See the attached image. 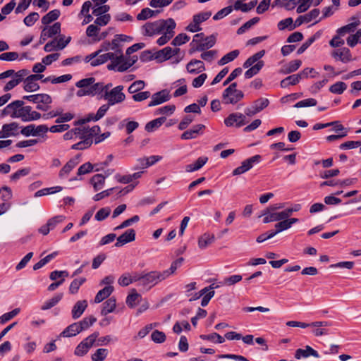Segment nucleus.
I'll return each mask as SVG.
<instances>
[{"label": "nucleus", "mask_w": 361, "mask_h": 361, "mask_svg": "<svg viewBox=\"0 0 361 361\" xmlns=\"http://www.w3.org/2000/svg\"><path fill=\"white\" fill-rule=\"evenodd\" d=\"M2 127L6 137L18 135L20 128L19 124L16 122L4 124Z\"/></svg>", "instance_id": "23"}, {"label": "nucleus", "mask_w": 361, "mask_h": 361, "mask_svg": "<svg viewBox=\"0 0 361 361\" xmlns=\"http://www.w3.org/2000/svg\"><path fill=\"white\" fill-rule=\"evenodd\" d=\"M313 356L314 357H319V353L314 349H313L310 345H306L305 349L298 348L295 350V357L298 360L301 359L302 357L306 358L309 356Z\"/></svg>", "instance_id": "19"}, {"label": "nucleus", "mask_w": 361, "mask_h": 361, "mask_svg": "<svg viewBox=\"0 0 361 361\" xmlns=\"http://www.w3.org/2000/svg\"><path fill=\"white\" fill-rule=\"evenodd\" d=\"M61 12L58 9H54L49 11L42 18V23L44 25H48L53 21L57 20L60 16Z\"/></svg>", "instance_id": "31"}, {"label": "nucleus", "mask_w": 361, "mask_h": 361, "mask_svg": "<svg viewBox=\"0 0 361 361\" xmlns=\"http://www.w3.org/2000/svg\"><path fill=\"white\" fill-rule=\"evenodd\" d=\"M166 334L159 330H154L151 334V339L156 343H162L166 341Z\"/></svg>", "instance_id": "50"}, {"label": "nucleus", "mask_w": 361, "mask_h": 361, "mask_svg": "<svg viewBox=\"0 0 361 361\" xmlns=\"http://www.w3.org/2000/svg\"><path fill=\"white\" fill-rule=\"evenodd\" d=\"M62 190H63V188L61 186H54V187H51V188H43L42 190L37 191L35 193L34 197H39L49 195V194H54V193L61 191Z\"/></svg>", "instance_id": "35"}, {"label": "nucleus", "mask_w": 361, "mask_h": 361, "mask_svg": "<svg viewBox=\"0 0 361 361\" xmlns=\"http://www.w3.org/2000/svg\"><path fill=\"white\" fill-rule=\"evenodd\" d=\"M240 54V51L238 49L230 51L229 53L224 55L219 61L218 65L224 66L231 61H233Z\"/></svg>", "instance_id": "34"}, {"label": "nucleus", "mask_w": 361, "mask_h": 361, "mask_svg": "<svg viewBox=\"0 0 361 361\" xmlns=\"http://www.w3.org/2000/svg\"><path fill=\"white\" fill-rule=\"evenodd\" d=\"M86 281L85 278L75 279L70 285L69 292L71 294H75L78 293L80 286H82Z\"/></svg>", "instance_id": "48"}, {"label": "nucleus", "mask_w": 361, "mask_h": 361, "mask_svg": "<svg viewBox=\"0 0 361 361\" xmlns=\"http://www.w3.org/2000/svg\"><path fill=\"white\" fill-rule=\"evenodd\" d=\"M247 123L245 115L241 113H232L224 119V123L227 127H231L235 125L237 128H240Z\"/></svg>", "instance_id": "8"}, {"label": "nucleus", "mask_w": 361, "mask_h": 361, "mask_svg": "<svg viewBox=\"0 0 361 361\" xmlns=\"http://www.w3.org/2000/svg\"><path fill=\"white\" fill-rule=\"evenodd\" d=\"M151 98L152 99L148 104L149 107L157 106L169 101L171 99V95L169 94V90L165 89L153 94Z\"/></svg>", "instance_id": "12"}, {"label": "nucleus", "mask_w": 361, "mask_h": 361, "mask_svg": "<svg viewBox=\"0 0 361 361\" xmlns=\"http://www.w3.org/2000/svg\"><path fill=\"white\" fill-rule=\"evenodd\" d=\"M42 30H44L47 36L51 38L61 32V23L59 22L55 23L52 26H46Z\"/></svg>", "instance_id": "44"}, {"label": "nucleus", "mask_w": 361, "mask_h": 361, "mask_svg": "<svg viewBox=\"0 0 361 361\" xmlns=\"http://www.w3.org/2000/svg\"><path fill=\"white\" fill-rule=\"evenodd\" d=\"M96 321L97 318L94 316L85 317L82 320L78 322L80 326V330H81V331L87 330L91 326H92L96 322Z\"/></svg>", "instance_id": "39"}, {"label": "nucleus", "mask_w": 361, "mask_h": 361, "mask_svg": "<svg viewBox=\"0 0 361 361\" xmlns=\"http://www.w3.org/2000/svg\"><path fill=\"white\" fill-rule=\"evenodd\" d=\"M87 307V302L85 300L78 301L73 307L71 314L73 319L81 317Z\"/></svg>", "instance_id": "21"}, {"label": "nucleus", "mask_w": 361, "mask_h": 361, "mask_svg": "<svg viewBox=\"0 0 361 361\" xmlns=\"http://www.w3.org/2000/svg\"><path fill=\"white\" fill-rule=\"evenodd\" d=\"M20 312L19 308H16L9 312H6L0 317V324H4L13 319Z\"/></svg>", "instance_id": "53"}, {"label": "nucleus", "mask_w": 361, "mask_h": 361, "mask_svg": "<svg viewBox=\"0 0 361 361\" xmlns=\"http://www.w3.org/2000/svg\"><path fill=\"white\" fill-rule=\"evenodd\" d=\"M82 140L72 145L71 148L76 150H82L87 149L92 144V139L91 137H83Z\"/></svg>", "instance_id": "40"}, {"label": "nucleus", "mask_w": 361, "mask_h": 361, "mask_svg": "<svg viewBox=\"0 0 361 361\" xmlns=\"http://www.w3.org/2000/svg\"><path fill=\"white\" fill-rule=\"evenodd\" d=\"M214 240V235L209 233H204L198 239V246L201 249L206 248Z\"/></svg>", "instance_id": "37"}, {"label": "nucleus", "mask_w": 361, "mask_h": 361, "mask_svg": "<svg viewBox=\"0 0 361 361\" xmlns=\"http://www.w3.org/2000/svg\"><path fill=\"white\" fill-rule=\"evenodd\" d=\"M95 82V78L93 77L84 78L76 82L75 85L78 88H89Z\"/></svg>", "instance_id": "61"}, {"label": "nucleus", "mask_w": 361, "mask_h": 361, "mask_svg": "<svg viewBox=\"0 0 361 361\" xmlns=\"http://www.w3.org/2000/svg\"><path fill=\"white\" fill-rule=\"evenodd\" d=\"M331 56L336 59H338L343 63H348L352 61V55L350 51L347 47H343L336 50H334L331 53Z\"/></svg>", "instance_id": "14"}, {"label": "nucleus", "mask_w": 361, "mask_h": 361, "mask_svg": "<svg viewBox=\"0 0 361 361\" xmlns=\"http://www.w3.org/2000/svg\"><path fill=\"white\" fill-rule=\"evenodd\" d=\"M106 176L102 174H95L90 179V183L92 185L94 191H99L103 188L105 183Z\"/></svg>", "instance_id": "26"}, {"label": "nucleus", "mask_w": 361, "mask_h": 361, "mask_svg": "<svg viewBox=\"0 0 361 361\" xmlns=\"http://www.w3.org/2000/svg\"><path fill=\"white\" fill-rule=\"evenodd\" d=\"M269 101L267 98L261 97L253 102V106L258 112H260L268 106Z\"/></svg>", "instance_id": "51"}, {"label": "nucleus", "mask_w": 361, "mask_h": 361, "mask_svg": "<svg viewBox=\"0 0 361 361\" xmlns=\"http://www.w3.org/2000/svg\"><path fill=\"white\" fill-rule=\"evenodd\" d=\"M164 273L152 271L143 275L142 286L149 290L159 282L165 280Z\"/></svg>", "instance_id": "6"}, {"label": "nucleus", "mask_w": 361, "mask_h": 361, "mask_svg": "<svg viewBox=\"0 0 361 361\" xmlns=\"http://www.w3.org/2000/svg\"><path fill=\"white\" fill-rule=\"evenodd\" d=\"M24 105L22 100H16L8 104L2 111V116H11L12 118H18V109Z\"/></svg>", "instance_id": "11"}, {"label": "nucleus", "mask_w": 361, "mask_h": 361, "mask_svg": "<svg viewBox=\"0 0 361 361\" xmlns=\"http://www.w3.org/2000/svg\"><path fill=\"white\" fill-rule=\"evenodd\" d=\"M302 61L299 59L290 61L285 65L281 70V73L283 74H289L296 71L301 66Z\"/></svg>", "instance_id": "27"}, {"label": "nucleus", "mask_w": 361, "mask_h": 361, "mask_svg": "<svg viewBox=\"0 0 361 361\" xmlns=\"http://www.w3.org/2000/svg\"><path fill=\"white\" fill-rule=\"evenodd\" d=\"M135 239V231L133 228L128 229L122 235L117 238L116 247H121L126 243L134 241Z\"/></svg>", "instance_id": "13"}, {"label": "nucleus", "mask_w": 361, "mask_h": 361, "mask_svg": "<svg viewBox=\"0 0 361 361\" xmlns=\"http://www.w3.org/2000/svg\"><path fill=\"white\" fill-rule=\"evenodd\" d=\"M346 88L347 85L344 82L339 81L331 85L329 91L334 94H341L346 90Z\"/></svg>", "instance_id": "46"}, {"label": "nucleus", "mask_w": 361, "mask_h": 361, "mask_svg": "<svg viewBox=\"0 0 361 361\" xmlns=\"http://www.w3.org/2000/svg\"><path fill=\"white\" fill-rule=\"evenodd\" d=\"M23 99L32 102L35 104L39 103H51V97L47 94H37L32 95H25Z\"/></svg>", "instance_id": "17"}, {"label": "nucleus", "mask_w": 361, "mask_h": 361, "mask_svg": "<svg viewBox=\"0 0 361 361\" xmlns=\"http://www.w3.org/2000/svg\"><path fill=\"white\" fill-rule=\"evenodd\" d=\"M18 118L24 122H29L38 120L41 118V114L32 111L30 106H22V108L18 109Z\"/></svg>", "instance_id": "7"}, {"label": "nucleus", "mask_w": 361, "mask_h": 361, "mask_svg": "<svg viewBox=\"0 0 361 361\" xmlns=\"http://www.w3.org/2000/svg\"><path fill=\"white\" fill-rule=\"evenodd\" d=\"M186 69L188 72L191 74H198L205 71V66L202 61L197 59H192L186 65Z\"/></svg>", "instance_id": "15"}, {"label": "nucleus", "mask_w": 361, "mask_h": 361, "mask_svg": "<svg viewBox=\"0 0 361 361\" xmlns=\"http://www.w3.org/2000/svg\"><path fill=\"white\" fill-rule=\"evenodd\" d=\"M124 86L118 85L111 88L109 92L100 95V98L107 101L111 106L122 103L126 99V94L123 93Z\"/></svg>", "instance_id": "5"}, {"label": "nucleus", "mask_w": 361, "mask_h": 361, "mask_svg": "<svg viewBox=\"0 0 361 361\" xmlns=\"http://www.w3.org/2000/svg\"><path fill=\"white\" fill-rule=\"evenodd\" d=\"M184 259L183 257H180L177 259L176 260L173 261L171 267L169 269L164 270L161 271L162 273H164V277L165 279H167L170 275L173 274L176 270L178 269V267H180L183 262Z\"/></svg>", "instance_id": "41"}, {"label": "nucleus", "mask_w": 361, "mask_h": 361, "mask_svg": "<svg viewBox=\"0 0 361 361\" xmlns=\"http://www.w3.org/2000/svg\"><path fill=\"white\" fill-rule=\"evenodd\" d=\"M317 100L313 98H309L304 100H301L297 102L294 107L295 108H302V107H309V106H314L317 105Z\"/></svg>", "instance_id": "60"}, {"label": "nucleus", "mask_w": 361, "mask_h": 361, "mask_svg": "<svg viewBox=\"0 0 361 361\" xmlns=\"http://www.w3.org/2000/svg\"><path fill=\"white\" fill-rule=\"evenodd\" d=\"M39 89V85L37 81L30 79V75H28L24 80V90L26 92H35Z\"/></svg>", "instance_id": "38"}, {"label": "nucleus", "mask_w": 361, "mask_h": 361, "mask_svg": "<svg viewBox=\"0 0 361 361\" xmlns=\"http://www.w3.org/2000/svg\"><path fill=\"white\" fill-rule=\"evenodd\" d=\"M116 56H117V54H116V52L115 53L109 52V53H106V54H104L102 55L99 54L96 58H94V60H92L91 61V66H97L104 63L105 62H106L109 60H111V63H113V61H116Z\"/></svg>", "instance_id": "20"}, {"label": "nucleus", "mask_w": 361, "mask_h": 361, "mask_svg": "<svg viewBox=\"0 0 361 361\" xmlns=\"http://www.w3.org/2000/svg\"><path fill=\"white\" fill-rule=\"evenodd\" d=\"M63 298V293H57L51 299L47 300L41 307L42 310H47L56 305Z\"/></svg>", "instance_id": "32"}, {"label": "nucleus", "mask_w": 361, "mask_h": 361, "mask_svg": "<svg viewBox=\"0 0 361 361\" xmlns=\"http://www.w3.org/2000/svg\"><path fill=\"white\" fill-rule=\"evenodd\" d=\"M141 299V295L137 293L135 289H133V292L127 296L126 304L130 308L135 306L136 303Z\"/></svg>", "instance_id": "42"}, {"label": "nucleus", "mask_w": 361, "mask_h": 361, "mask_svg": "<svg viewBox=\"0 0 361 361\" xmlns=\"http://www.w3.org/2000/svg\"><path fill=\"white\" fill-rule=\"evenodd\" d=\"M208 161L207 157H199L193 164H188L185 166V171L187 172H193L200 169Z\"/></svg>", "instance_id": "25"}, {"label": "nucleus", "mask_w": 361, "mask_h": 361, "mask_svg": "<svg viewBox=\"0 0 361 361\" xmlns=\"http://www.w3.org/2000/svg\"><path fill=\"white\" fill-rule=\"evenodd\" d=\"M80 326L78 322L73 323L68 326L61 334L60 336L62 337H72L80 334Z\"/></svg>", "instance_id": "24"}, {"label": "nucleus", "mask_w": 361, "mask_h": 361, "mask_svg": "<svg viewBox=\"0 0 361 361\" xmlns=\"http://www.w3.org/2000/svg\"><path fill=\"white\" fill-rule=\"evenodd\" d=\"M179 51V48L172 49L170 47H166L154 54V59L159 62H163L170 59L173 56L177 55Z\"/></svg>", "instance_id": "10"}, {"label": "nucleus", "mask_w": 361, "mask_h": 361, "mask_svg": "<svg viewBox=\"0 0 361 361\" xmlns=\"http://www.w3.org/2000/svg\"><path fill=\"white\" fill-rule=\"evenodd\" d=\"M152 17H154L153 10L149 8H145L137 15L136 18L137 20H145Z\"/></svg>", "instance_id": "59"}, {"label": "nucleus", "mask_w": 361, "mask_h": 361, "mask_svg": "<svg viewBox=\"0 0 361 361\" xmlns=\"http://www.w3.org/2000/svg\"><path fill=\"white\" fill-rule=\"evenodd\" d=\"M264 65V61H259L255 65L251 66V67L245 71V78L249 79L253 77L254 75H257L262 68Z\"/></svg>", "instance_id": "33"}, {"label": "nucleus", "mask_w": 361, "mask_h": 361, "mask_svg": "<svg viewBox=\"0 0 361 361\" xmlns=\"http://www.w3.org/2000/svg\"><path fill=\"white\" fill-rule=\"evenodd\" d=\"M99 335V332L95 331L82 340L81 343L89 350L94 345H95L97 338H98Z\"/></svg>", "instance_id": "43"}, {"label": "nucleus", "mask_w": 361, "mask_h": 361, "mask_svg": "<svg viewBox=\"0 0 361 361\" xmlns=\"http://www.w3.org/2000/svg\"><path fill=\"white\" fill-rule=\"evenodd\" d=\"M351 20H354V22L344 25L337 30L336 32L338 35L344 36L347 33L353 32L356 27L360 24V21L355 16H353Z\"/></svg>", "instance_id": "18"}, {"label": "nucleus", "mask_w": 361, "mask_h": 361, "mask_svg": "<svg viewBox=\"0 0 361 361\" xmlns=\"http://www.w3.org/2000/svg\"><path fill=\"white\" fill-rule=\"evenodd\" d=\"M237 83H231L222 94L223 102L225 104H235L244 97L241 90H237Z\"/></svg>", "instance_id": "4"}, {"label": "nucleus", "mask_w": 361, "mask_h": 361, "mask_svg": "<svg viewBox=\"0 0 361 361\" xmlns=\"http://www.w3.org/2000/svg\"><path fill=\"white\" fill-rule=\"evenodd\" d=\"M39 18V16L37 12H32L24 18L23 22L27 26L30 27L35 24Z\"/></svg>", "instance_id": "63"}, {"label": "nucleus", "mask_w": 361, "mask_h": 361, "mask_svg": "<svg viewBox=\"0 0 361 361\" xmlns=\"http://www.w3.org/2000/svg\"><path fill=\"white\" fill-rule=\"evenodd\" d=\"M216 44V37L212 35L204 37L203 32L197 33L194 35L193 39L190 43L191 48L189 51L190 54L195 51H203L213 47Z\"/></svg>", "instance_id": "2"}, {"label": "nucleus", "mask_w": 361, "mask_h": 361, "mask_svg": "<svg viewBox=\"0 0 361 361\" xmlns=\"http://www.w3.org/2000/svg\"><path fill=\"white\" fill-rule=\"evenodd\" d=\"M169 25L162 32L163 35L157 39V43L159 46H163L166 44L174 35V29L176 28V23L173 18H168Z\"/></svg>", "instance_id": "9"}, {"label": "nucleus", "mask_w": 361, "mask_h": 361, "mask_svg": "<svg viewBox=\"0 0 361 361\" xmlns=\"http://www.w3.org/2000/svg\"><path fill=\"white\" fill-rule=\"evenodd\" d=\"M132 39V37L125 35H116L115 38L112 40L113 46L111 47L116 54H118L116 56V61L109 63L107 68L111 71H117L118 72H124L130 68L137 60L136 56H133L128 59L124 57L123 51L120 48L119 42H126Z\"/></svg>", "instance_id": "1"}, {"label": "nucleus", "mask_w": 361, "mask_h": 361, "mask_svg": "<svg viewBox=\"0 0 361 361\" xmlns=\"http://www.w3.org/2000/svg\"><path fill=\"white\" fill-rule=\"evenodd\" d=\"M140 220V217L137 215H135L133 217L125 220L119 226L114 228V231L120 230L130 226L134 223H137Z\"/></svg>", "instance_id": "58"}, {"label": "nucleus", "mask_w": 361, "mask_h": 361, "mask_svg": "<svg viewBox=\"0 0 361 361\" xmlns=\"http://www.w3.org/2000/svg\"><path fill=\"white\" fill-rule=\"evenodd\" d=\"M145 87V82L142 80H136L128 87V91L130 94H135Z\"/></svg>", "instance_id": "56"}, {"label": "nucleus", "mask_w": 361, "mask_h": 361, "mask_svg": "<svg viewBox=\"0 0 361 361\" xmlns=\"http://www.w3.org/2000/svg\"><path fill=\"white\" fill-rule=\"evenodd\" d=\"M190 39V37L185 33L178 34L172 41L171 44L173 46H180L185 44Z\"/></svg>", "instance_id": "55"}, {"label": "nucleus", "mask_w": 361, "mask_h": 361, "mask_svg": "<svg viewBox=\"0 0 361 361\" xmlns=\"http://www.w3.org/2000/svg\"><path fill=\"white\" fill-rule=\"evenodd\" d=\"M30 171L31 169L29 167L19 169L11 176V180L13 181H16L20 178L28 175L30 173Z\"/></svg>", "instance_id": "62"}, {"label": "nucleus", "mask_w": 361, "mask_h": 361, "mask_svg": "<svg viewBox=\"0 0 361 361\" xmlns=\"http://www.w3.org/2000/svg\"><path fill=\"white\" fill-rule=\"evenodd\" d=\"M259 21V17H255L250 20L247 21L244 23L241 27H240L237 30L238 35L243 34L246 30H249L252 26L255 25Z\"/></svg>", "instance_id": "47"}, {"label": "nucleus", "mask_w": 361, "mask_h": 361, "mask_svg": "<svg viewBox=\"0 0 361 361\" xmlns=\"http://www.w3.org/2000/svg\"><path fill=\"white\" fill-rule=\"evenodd\" d=\"M217 54L218 51L216 50L203 51L200 57L202 59L211 63L216 58Z\"/></svg>", "instance_id": "57"}, {"label": "nucleus", "mask_w": 361, "mask_h": 361, "mask_svg": "<svg viewBox=\"0 0 361 361\" xmlns=\"http://www.w3.org/2000/svg\"><path fill=\"white\" fill-rule=\"evenodd\" d=\"M288 217H289L288 214L287 213L286 209H285L281 212H272L266 215L263 219V222L264 224H267L272 221L286 219Z\"/></svg>", "instance_id": "22"}, {"label": "nucleus", "mask_w": 361, "mask_h": 361, "mask_svg": "<svg viewBox=\"0 0 361 361\" xmlns=\"http://www.w3.org/2000/svg\"><path fill=\"white\" fill-rule=\"evenodd\" d=\"M107 355V349L99 348L92 355V361H103L106 357Z\"/></svg>", "instance_id": "49"}, {"label": "nucleus", "mask_w": 361, "mask_h": 361, "mask_svg": "<svg viewBox=\"0 0 361 361\" xmlns=\"http://www.w3.org/2000/svg\"><path fill=\"white\" fill-rule=\"evenodd\" d=\"M80 154H77L75 157L71 159L61 169L59 176L60 178L68 174L80 162Z\"/></svg>", "instance_id": "16"}, {"label": "nucleus", "mask_w": 361, "mask_h": 361, "mask_svg": "<svg viewBox=\"0 0 361 361\" xmlns=\"http://www.w3.org/2000/svg\"><path fill=\"white\" fill-rule=\"evenodd\" d=\"M264 54H265V51L261 50V51L257 52L256 54H255L254 55L251 56L244 62L243 68H247L250 67L251 66H252L255 62L259 61V60L262 57H263Z\"/></svg>", "instance_id": "36"}, {"label": "nucleus", "mask_w": 361, "mask_h": 361, "mask_svg": "<svg viewBox=\"0 0 361 361\" xmlns=\"http://www.w3.org/2000/svg\"><path fill=\"white\" fill-rule=\"evenodd\" d=\"M116 301L114 297L109 298L103 303V307L101 311V314L103 316H106L109 313L114 312L116 308Z\"/></svg>", "instance_id": "29"}, {"label": "nucleus", "mask_w": 361, "mask_h": 361, "mask_svg": "<svg viewBox=\"0 0 361 361\" xmlns=\"http://www.w3.org/2000/svg\"><path fill=\"white\" fill-rule=\"evenodd\" d=\"M114 291V287L111 286H107L100 290L94 298V302L99 303L103 301L105 298H108Z\"/></svg>", "instance_id": "28"}, {"label": "nucleus", "mask_w": 361, "mask_h": 361, "mask_svg": "<svg viewBox=\"0 0 361 361\" xmlns=\"http://www.w3.org/2000/svg\"><path fill=\"white\" fill-rule=\"evenodd\" d=\"M111 213V209L109 207L100 209L95 214V219L98 221H102L106 219Z\"/></svg>", "instance_id": "54"}, {"label": "nucleus", "mask_w": 361, "mask_h": 361, "mask_svg": "<svg viewBox=\"0 0 361 361\" xmlns=\"http://www.w3.org/2000/svg\"><path fill=\"white\" fill-rule=\"evenodd\" d=\"M212 16L211 11L202 12L193 16L192 20L196 24H200L206 21Z\"/></svg>", "instance_id": "52"}, {"label": "nucleus", "mask_w": 361, "mask_h": 361, "mask_svg": "<svg viewBox=\"0 0 361 361\" xmlns=\"http://www.w3.org/2000/svg\"><path fill=\"white\" fill-rule=\"evenodd\" d=\"M166 121V117H159L148 122L145 127V129L147 132H153L159 128Z\"/></svg>", "instance_id": "30"}, {"label": "nucleus", "mask_w": 361, "mask_h": 361, "mask_svg": "<svg viewBox=\"0 0 361 361\" xmlns=\"http://www.w3.org/2000/svg\"><path fill=\"white\" fill-rule=\"evenodd\" d=\"M168 19H160L154 22L146 23L142 25L143 35L145 36H153L161 34L169 25Z\"/></svg>", "instance_id": "3"}, {"label": "nucleus", "mask_w": 361, "mask_h": 361, "mask_svg": "<svg viewBox=\"0 0 361 361\" xmlns=\"http://www.w3.org/2000/svg\"><path fill=\"white\" fill-rule=\"evenodd\" d=\"M257 4V0L251 1L249 8L246 7L245 4L242 3L240 1H236L234 4L233 8L236 11L240 10L243 12H248L252 10Z\"/></svg>", "instance_id": "45"}, {"label": "nucleus", "mask_w": 361, "mask_h": 361, "mask_svg": "<svg viewBox=\"0 0 361 361\" xmlns=\"http://www.w3.org/2000/svg\"><path fill=\"white\" fill-rule=\"evenodd\" d=\"M111 20L109 14H104L103 16H99L94 20V25L97 26L102 27L107 25Z\"/></svg>", "instance_id": "64"}]
</instances>
